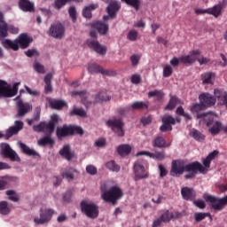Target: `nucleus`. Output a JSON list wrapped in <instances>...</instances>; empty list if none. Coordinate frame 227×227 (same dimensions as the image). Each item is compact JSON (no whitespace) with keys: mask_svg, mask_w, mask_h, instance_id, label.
Wrapping results in <instances>:
<instances>
[{"mask_svg":"<svg viewBox=\"0 0 227 227\" xmlns=\"http://www.w3.org/2000/svg\"><path fill=\"white\" fill-rule=\"evenodd\" d=\"M101 198L106 201V203H112L116 205L118 200L123 198V191L119 186H112L109 190H104V187H101Z\"/></svg>","mask_w":227,"mask_h":227,"instance_id":"obj_1","label":"nucleus"},{"mask_svg":"<svg viewBox=\"0 0 227 227\" xmlns=\"http://www.w3.org/2000/svg\"><path fill=\"white\" fill-rule=\"evenodd\" d=\"M201 118H204V123H206V126L208 128V132H210L211 136H217L221 133L223 129V123H221V121H215L214 116L205 113L197 114L198 120H201Z\"/></svg>","mask_w":227,"mask_h":227,"instance_id":"obj_2","label":"nucleus"},{"mask_svg":"<svg viewBox=\"0 0 227 227\" xmlns=\"http://www.w3.org/2000/svg\"><path fill=\"white\" fill-rule=\"evenodd\" d=\"M203 198L207 203H209V206L213 210L216 212H221L227 205V195L223 198H218L208 193H205Z\"/></svg>","mask_w":227,"mask_h":227,"instance_id":"obj_3","label":"nucleus"},{"mask_svg":"<svg viewBox=\"0 0 227 227\" xmlns=\"http://www.w3.org/2000/svg\"><path fill=\"white\" fill-rule=\"evenodd\" d=\"M20 82H15L12 88L5 81L0 80V98H12L19 93Z\"/></svg>","mask_w":227,"mask_h":227,"instance_id":"obj_4","label":"nucleus"},{"mask_svg":"<svg viewBox=\"0 0 227 227\" xmlns=\"http://www.w3.org/2000/svg\"><path fill=\"white\" fill-rule=\"evenodd\" d=\"M82 214L89 219H97L98 217V206L88 200H82L80 204Z\"/></svg>","mask_w":227,"mask_h":227,"instance_id":"obj_5","label":"nucleus"},{"mask_svg":"<svg viewBox=\"0 0 227 227\" xmlns=\"http://www.w3.org/2000/svg\"><path fill=\"white\" fill-rule=\"evenodd\" d=\"M226 6H227V1L223 0L219 4L213 6L212 8H208L206 10L196 9L195 13L197 15H203V13H207L208 15H213L214 17H215V19H217V17L221 15V12H223V8H226Z\"/></svg>","mask_w":227,"mask_h":227,"instance_id":"obj_6","label":"nucleus"},{"mask_svg":"<svg viewBox=\"0 0 227 227\" xmlns=\"http://www.w3.org/2000/svg\"><path fill=\"white\" fill-rule=\"evenodd\" d=\"M184 171L188 173L184 176V178L186 180H190L191 178H194L196 175H198V171L200 173H205V167H203L201 163L194 161L184 165Z\"/></svg>","mask_w":227,"mask_h":227,"instance_id":"obj_7","label":"nucleus"},{"mask_svg":"<svg viewBox=\"0 0 227 227\" xmlns=\"http://www.w3.org/2000/svg\"><path fill=\"white\" fill-rule=\"evenodd\" d=\"M106 125L118 136V137H123V136H125V130L123 129L125 122H123V120L114 117L106 121Z\"/></svg>","mask_w":227,"mask_h":227,"instance_id":"obj_8","label":"nucleus"},{"mask_svg":"<svg viewBox=\"0 0 227 227\" xmlns=\"http://www.w3.org/2000/svg\"><path fill=\"white\" fill-rule=\"evenodd\" d=\"M0 152L4 159H10L12 162H20L19 154L6 143L0 144Z\"/></svg>","mask_w":227,"mask_h":227,"instance_id":"obj_9","label":"nucleus"},{"mask_svg":"<svg viewBox=\"0 0 227 227\" xmlns=\"http://www.w3.org/2000/svg\"><path fill=\"white\" fill-rule=\"evenodd\" d=\"M48 35L56 38L57 40H61L65 36V25L61 22H56L51 25Z\"/></svg>","mask_w":227,"mask_h":227,"instance_id":"obj_10","label":"nucleus"},{"mask_svg":"<svg viewBox=\"0 0 227 227\" xmlns=\"http://www.w3.org/2000/svg\"><path fill=\"white\" fill-rule=\"evenodd\" d=\"M185 173V163L184 160H174L171 163L170 176L178 178L181 175Z\"/></svg>","mask_w":227,"mask_h":227,"instance_id":"obj_11","label":"nucleus"},{"mask_svg":"<svg viewBox=\"0 0 227 227\" xmlns=\"http://www.w3.org/2000/svg\"><path fill=\"white\" fill-rule=\"evenodd\" d=\"M52 215H54V210L51 208L41 209L40 217H36L34 219V223L35 224H47L51 219Z\"/></svg>","mask_w":227,"mask_h":227,"instance_id":"obj_12","label":"nucleus"},{"mask_svg":"<svg viewBox=\"0 0 227 227\" xmlns=\"http://www.w3.org/2000/svg\"><path fill=\"white\" fill-rule=\"evenodd\" d=\"M86 43L90 49H92V51L97 52V54H100V56H104L107 52V48L100 44L97 40L88 39Z\"/></svg>","mask_w":227,"mask_h":227,"instance_id":"obj_13","label":"nucleus"},{"mask_svg":"<svg viewBox=\"0 0 227 227\" xmlns=\"http://www.w3.org/2000/svg\"><path fill=\"white\" fill-rule=\"evenodd\" d=\"M134 173H135V180H144L145 178H148L149 174L145 169V166L140 162H136L133 167Z\"/></svg>","mask_w":227,"mask_h":227,"instance_id":"obj_14","label":"nucleus"},{"mask_svg":"<svg viewBox=\"0 0 227 227\" xmlns=\"http://www.w3.org/2000/svg\"><path fill=\"white\" fill-rule=\"evenodd\" d=\"M58 123H59V116L58 114L51 115V121L48 123L44 122V132H47L48 136H52Z\"/></svg>","mask_w":227,"mask_h":227,"instance_id":"obj_15","label":"nucleus"},{"mask_svg":"<svg viewBox=\"0 0 227 227\" xmlns=\"http://www.w3.org/2000/svg\"><path fill=\"white\" fill-rule=\"evenodd\" d=\"M201 54V51L193 50L190 51V55H185L180 58V62L184 63V65H192V63H196L198 59V56Z\"/></svg>","mask_w":227,"mask_h":227,"instance_id":"obj_16","label":"nucleus"},{"mask_svg":"<svg viewBox=\"0 0 227 227\" xmlns=\"http://www.w3.org/2000/svg\"><path fill=\"white\" fill-rule=\"evenodd\" d=\"M199 100L204 107H212L215 106L216 99L214 96L209 93H202L199 96Z\"/></svg>","mask_w":227,"mask_h":227,"instance_id":"obj_17","label":"nucleus"},{"mask_svg":"<svg viewBox=\"0 0 227 227\" xmlns=\"http://www.w3.org/2000/svg\"><path fill=\"white\" fill-rule=\"evenodd\" d=\"M162 123L160 129L161 132H167V130H173L171 125H176V120L171 115H165L162 117Z\"/></svg>","mask_w":227,"mask_h":227,"instance_id":"obj_18","label":"nucleus"},{"mask_svg":"<svg viewBox=\"0 0 227 227\" xmlns=\"http://www.w3.org/2000/svg\"><path fill=\"white\" fill-rule=\"evenodd\" d=\"M59 155L66 159V160H72L75 157V152L72 150L70 145H65L59 152Z\"/></svg>","mask_w":227,"mask_h":227,"instance_id":"obj_19","label":"nucleus"},{"mask_svg":"<svg viewBox=\"0 0 227 227\" xmlns=\"http://www.w3.org/2000/svg\"><path fill=\"white\" fill-rule=\"evenodd\" d=\"M120 8H121V5L118 1H112L106 7V13L110 15L111 19H116V14L120 12Z\"/></svg>","mask_w":227,"mask_h":227,"instance_id":"obj_20","label":"nucleus"},{"mask_svg":"<svg viewBox=\"0 0 227 227\" xmlns=\"http://www.w3.org/2000/svg\"><path fill=\"white\" fill-rule=\"evenodd\" d=\"M22 129H24V122H22V121H16L14 122V126L10 127L6 130V136L8 137H12V136H15V134H19V132H20Z\"/></svg>","mask_w":227,"mask_h":227,"instance_id":"obj_21","label":"nucleus"},{"mask_svg":"<svg viewBox=\"0 0 227 227\" xmlns=\"http://www.w3.org/2000/svg\"><path fill=\"white\" fill-rule=\"evenodd\" d=\"M88 71L90 74H102V75H113V72L102 68V67H100L98 64L89 65Z\"/></svg>","mask_w":227,"mask_h":227,"instance_id":"obj_22","label":"nucleus"},{"mask_svg":"<svg viewBox=\"0 0 227 227\" xmlns=\"http://www.w3.org/2000/svg\"><path fill=\"white\" fill-rule=\"evenodd\" d=\"M181 195L186 201H194L196 200V192L192 188L183 187Z\"/></svg>","mask_w":227,"mask_h":227,"instance_id":"obj_23","label":"nucleus"},{"mask_svg":"<svg viewBox=\"0 0 227 227\" xmlns=\"http://www.w3.org/2000/svg\"><path fill=\"white\" fill-rule=\"evenodd\" d=\"M18 4L21 12H28L29 13L35 12V4L29 0H20Z\"/></svg>","mask_w":227,"mask_h":227,"instance_id":"obj_24","label":"nucleus"},{"mask_svg":"<svg viewBox=\"0 0 227 227\" xmlns=\"http://www.w3.org/2000/svg\"><path fill=\"white\" fill-rule=\"evenodd\" d=\"M33 109V106L27 103L22 102V99H20L18 102V114L17 116H26L29 111Z\"/></svg>","mask_w":227,"mask_h":227,"instance_id":"obj_25","label":"nucleus"},{"mask_svg":"<svg viewBox=\"0 0 227 227\" xmlns=\"http://www.w3.org/2000/svg\"><path fill=\"white\" fill-rule=\"evenodd\" d=\"M91 27L94 29H97V31L99 33V35H107V32L109 31V25L106 24L103 21H95L91 24Z\"/></svg>","mask_w":227,"mask_h":227,"instance_id":"obj_26","label":"nucleus"},{"mask_svg":"<svg viewBox=\"0 0 227 227\" xmlns=\"http://www.w3.org/2000/svg\"><path fill=\"white\" fill-rule=\"evenodd\" d=\"M16 40L20 49H27V47H29V43L33 42V38L27 36V34H20Z\"/></svg>","mask_w":227,"mask_h":227,"instance_id":"obj_27","label":"nucleus"},{"mask_svg":"<svg viewBox=\"0 0 227 227\" xmlns=\"http://www.w3.org/2000/svg\"><path fill=\"white\" fill-rule=\"evenodd\" d=\"M56 134L59 139H63V137H68V136H72L70 131V125L64 124L62 127H58Z\"/></svg>","mask_w":227,"mask_h":227,"instance_id":"obj_28","label":"nucleus"},{"mask_svg":"<svg viewBox=\"0 0 227 227\" xmlns=\"http://www.w3.org/2000/svg\"><path fill=\"white\" fill-rule=\"evenodd\" d=\"M20 148L25 155H27L28 157H40V154L35 150L29 148L26 144L20 143Z\"/></svg>","mask_w":227,"mask_h":227,"instance_id":"obj_29","label":"nucleus"},{"mask_svg":"<svg viewBox=\"0 0 227 227\" xmlns=\"http://www.w3.org/2000/svg\"><path fill=\"white\" fill-rule=\"evenodd\" d=\"M50 107L55 109L56 111H61L63 107H67V102L61 99H51L49 101Z\"/></svg>","mask_w":227,"mask_h":227,"instance_id":"obj_30","label":"nucleus"},{"mask_svg":"<svg viewBox=\"0 0 227 227\" xmlns=\"http://www.w3.org/2000/svg\"><path fill=\"white\" fill-rule=\"evenodd\" d=\"M109 100H111V96L102 90L96 94L94 104H102V102H109Z\"/></svg>","mask_w":227,"mask_h":227,"instance_id":"obj_31","label":"nucleus"},{"mask_svg":"<svg viewBox=\"0 0 227 227\" xmlns=\"http://www.w3.org/2000/svg\"><path fill=\"white\" fill-rule=\"evenodd\" d=\"M153 148H164V146L169 148V146H171V143L166 144V139H164V137H156L153 141Z\"/></svg>","mask_w":227,"mask_h":227,"instance_id":"obj_32","label":"nucleus"},{"mask_svg":"<svg viewBox=\"0 0 227 227\" xmlns=\"http://www.w3.org/2000/svg\"><path fill=\"white\" fill-rule=\"evenodd\" d=\"M148 107H150L149 101H136L131 105L133 111H143V109H148Z\"/></svg>","mask_w":227,"mask_h":227,"instance_id":"obj_33","label":"nucleus"},{"mask_svg":"<svg viewBox=\"0 0 227 227\" xmlns=\"http://www.w3.org/2000/svg\"><path fill=\"white\" fill-rule=\"evenodd\" d=\"M216 155H219V151L215 150L203 160L202 162L205 168H210V164L212 163V160L215 159ZM207 168L205 169V172L207 171Z\"/></svg>","mask_w":227,"mask_h":227,"instance_id":"obj_34","label":"nucleus"},{"mask_svg":"<svg viewBox=\"0 0 227 227\" xmlns=\"http://www.w3.org/2000/svg\"><path fill=\"white\" fill-rule=\"evenodd\" d=\"M2 45L4 49H12V51H19V44L17 43V39L15 41L5 39L2 42Z\"/></svg>","mask_w":227,"mask_h":227,"instance_id":"obj_35","label":"nucleus"},{"mask_svg":"<svg viewBox=\"0 0 227 227\" xmlns=\"http://www.w3.org/2000/svg\"><path fill=\"white\" fill-rule=\"evenodd\" d=\"M117 152L121 157H125L132 152V147L129 145H121L118 146Z\"/></svg>","mask_w":227,"mask_h":227,"instance_id":"obj_36","label":"nucleus"},{"mask_svg":"<svg viewBox=\"0 0 227 227\" xmlns=\"http://www.w3.org/2000/svg\"><path fill=\"white\" fill-rule=\"evenodd\" d=\"M215 77V74L211 72L204 73L201 74L202 82L204 84H214V79Z\"/></svg>","mask_w":227,"mask_h":227,"instance_id":"obj_37","label":"nucleus"},{"mask_svg":"<svg viewBox=\"0 0 227 227\" xmlns=\"http://www.w3.org/2000/svg\"><path fill=\"white\" fill-rule=\"evenodd\" d=\"M97 8H98V5L95 4L88 5L83 9L82 16L85 17V19H91V12H93V10H97Z\"/></svg>","mask_w":227,"mask_h":227,"instance_id":"obj_38","label":"nucleus"},{"mask_svg":"<svg viewBox=\"0 0 227 227\" xmlns=\"http://www.w3.org/2000/svg\"><path fill=\"white\" fill-rule=\"evenodd\" d=\"M164 91H162L161 90H154L148 92V98H152L155 97L157 102H160V100L164 98Z\"/></svg>","mask_w":227,"mask_h":227,"instance_id":"obj_39","label":"nucleus"},{"mask_svg":"<svg viewBox=\"0 0 227 227\" xmlns=\"http://www.w3.org/2000/svg\"><path fill=\"white\" fill-rule=\"evenodd\" d=\"M8 36V23L0 20V40H4Z\"/></svg>","mask_w":227,"mask_h":227,"instance_id":"obj_40","label":"nucleus"},{"mask_svg":"<svg viewBox=\"0 0 227 227\" xmlns=\"http://www.w3.org/2000/svg\"><path fill=\"white\" fill-rule=\"evenodd\" d=\"M51 135H47L43 137V138L38 140L39 146H47V145H50V146H52L54 145V139L51 137Z\"/></svg>","mask_w":227,"mask_h":227,"instance_id":"obj_41","label":"nucleus"},{"mask_svg":"<svg viewBox=\"0 0 227 227\" xmlns=\"http://www.w3.org/2000/svg\"><path fill=\"white\" fill-rule=\"evenodd\" d=\"M178 102H180V99H178V98H176V96H172L168 103V105L165 106V109L167 111H173V109H175V107H176V104H178Z\"/></svg>","mask_w":227,"mask_h":227,"instance_id":"obj_42","label":"nucleus"},{"mask_svg":"<svg viewBox=\"0 0 227 227\" xmlns=\"http://www.w3.org/2000/svg\"><path fill=\"white\" fill-rule=\"evenodd\" d=\"M40 107L35 108V111L34 113V117L32 119H27V123L28 125H33V123L36 121H40V113H41Z\"/></svg>","mask_w":227,"mask_h":227,"instance_id":"obj_43","label":"nucleus"},{"mask_svg":"<svg viewBox=\"0 0 227 227\" xmlns=\"http://www.w3.org/2000/svg\"><path fill=\"white\" fill-rule=\"evenodd\" d=\"M160 218L161 221H163V223H169L171 219H175V214H173V212H169V210H167L160 216Z\"/></svg>","mask_w":227,"mask_h":227,"instance_id":"obj_44","label":"nucleus"},{"mask_svg":"<svg viewBox=\"0 0 227 227\" xmlns=\"http://www.w3.org/2000/svg\"><path fill=\"white\" fill-rule=\"evenodd\" d=\"M122 3H126L129 6L135 8L138 12L139 7L141 6V0H121Z\"/></svg>","mask_w":227,"mask_h":227,"instance_id":"obj_45","label":"nucleus"},{"mask_svg":"<svg viewBox=\"0 0 227 227\" xmlns=\"http://www.w3.org/2000/svg\"><path fill=\"white\" fill-rule=\"evenodd\" d=\"M71 136H75V134H78V136H82L84 134V129H82L80 126L75 125H69Z\"/></svg>","mask_w":227,"mask_h":227,"instance_id":"obj_46","label":"nucleus"},{"mask_svg":"<svg viewBox=\"0 0 227 227\" xmlns=\"http://www.w3.org/2000/svg\"><path fill=\"white\" fill-rule=\"evenodd\" d=\"M70 116H80L81 118H86V111L82 108H74L70 112Z\"/></svg>","mask_w":227,"mask_h":227,"instance_id":"obj_47","label":"nucleus"},{"mask_svg":"<svg viewBox=\"0 0 227 227\" xmlns=\"http://www.w3.org/2000/svg\"><path fill=\"white\" fill-rule=\"evenodd\" d=\"M11 210L8 207V202L6 201H1L0 202V214L2 215H8L10 214Z\"/></svg>","mask_w":227,"mask_h":227,"instance_id":"obj_48","label":"nucleus"},{"mask_svg":"<svg viewBox=\"0 0 227 227\" xmlns=\"http://www.w3.org/2000/svg\"><path fill=\"white\" fill-rule=\"evenodd\" d=\"M106 168L109 169V171H114L115 173H118V171H120V166L116 164L114 160L106 162Z\"/></svg>","mask_w":227,"mask_h":227,"instance_id":"obj_49","label":"nucleus"},{"mask_svg":"<svg viewBox=\"0 0 227 227\" xmlns=\"http://www.w3.org/2000/svg\"><path fill=\"white\" fill-rule=\"evenodd\" d=\"M204 108L205 106H203L202 103H195L192 106L190 111L194 114L200 113V111H203Z\"/></svg>","mask_w":227,"mask_h":227,"instance_id":"obj_50","label":"nucleus"},{"mask_svg":"<svg viewBox=\"0 0 227 227\" xmlns=\"http://www.w3.org/2000/svg\"><path fill=\"white\" fill-rule=\"evenodd\" d=\"M191 136L195 139L196 141H203L205 140V135L201 134L198 129H193L191 133Z\"/></svg>","mask_w":227,"mask_h":227,"instance_id":"obj_51","label":"nucleus"},{"mask_svg":"<svg viewBox=\"0 0 227 227\" xmlns=\"http://www.w3.org/2000/svg\"><path fill=\"white\" fill-rule=\"evenodd\" d=\"M34 70L37 72V74H45V67L38 61L34 62Z\"/></svg>","mask_w":227,"mask_h":227,"instance_id":"obj_52","label":"nucleus"},{"mask_svg":"<svg viewBox=\"0 0 227 227\" xmlns=\"http://www.w3.org/2000/svg\"><path fill=\"white\" fill-rule=\"evenodd\" d=\"M68 13H69L70 19H72V21L74 23L77 22V10H75L74 6L69 7Z\"/></svg>","mask_w":227,"mask_h":227,"instance_id":"obj_53","label":"nucleus"},{"mask_svg":"<svg viewBox=\"0 0 227 227\" xmlns=\"http://www.w3.org/2000/svg\"><path fill=\"white\" fill-rule=\"evenodd\" d=\"M67 3H70V0H55L54 8L56 10H61L63 6L67 5Z\"/></svg>","mask_w":227,"mask_h":227,"instance_id":"obj_54","label":"nucleus"},{"mask_svg":"<svg viewBox=\"0 0 227 227\" xmlns=\"http://www.w3.org/2000/svg\"><path fill=\"white\" fill-rule=\"evenodd\" d=\"M62 177L67 178V180H74V176L72 168L64 170L62 173Z\"/></svg>","mask_w":227,"mask_h":227,"instance_id":"obj_55","label":"nucleus"},{"mask_svg":"<svg viewBox=\"0 0 227 227\" xmlns=\"http://www.w3.org/2000/svg\"><path fill=\"white\" fill-rule=\"evenodd\" d=\"M173 74V67L170 65H167L163 68V77H171Z\"/></svg>","mask_w":227,"mask_h":227,"instance_id":"obj_56","label":"nucleus"},{"mask_svg":"<svg viewBox=\"0 0 227 227\" xmlns=\"http://www.w3.org/2000/svg\"><path fill=\"white\" fill-rule=\"evenodd\" d=\"M7 196H9V200L11 201H13L14 203H17L19 201V197H17V194H15V191L9 190L6 192Z\"/></svg>","mask_w":227,"mask_h":227,"instance_id":"obj_57","label":"nucleus"},{"mask_svg":"<svg viewBox=\"0 0 227 227\" xmlns=\"http://www.w3.org/2000/svg\"><path fill=\"white\" fill-rule=\"evenodd\" d=\"M140 59H141V55L133 54L130 57V61H131L132 67H137V65H139Z\"/></svg>","mask_w":227,"mask_h":227,"instance_id":"obj_58","label":"nucleus"},{"mask_svg":"<svg viewBox=\"0 0 227 227\" xmlns=\"http://www.w3.org/2000/svg\"><path fill=\"white\" fill-rule=\"evenodd\" d=\"M35 132H45V121H41L37 125H34L33 127Z\"/></svg>","mask_w":227,"mask_h":227,"instance_id":"obj_59","label":"nucleus"},{"mask_svg":"<svg viewBox=\"0 0 227 227\" xmlns=\"http://www.w3.org/2000/svg\"><path fill=\"white\" fill-rule=\"evenodd\" d=\"M127 38L130 42H136V40H137V31L130 30L127 35Z\"/></svg>","mask_w":227,"mask_h":227,"instance_id":"obj_60","label":"nucleus"},{"mask_svg":"<svg viewBox=\"0 0 227 227\" xmlns=\"http://www.w3.org/2000/svg\"><path fill=\"white\" fill-rule=\"evenodd\" d=\"M193 205H195V207L198 208H200V210H203V208L207 207V204L203 200H193Z\"/></svg>","mask_w":227,"mask_h":227,"instance_id":"obj_61","label":"nucleus"},{"mask_svg":"<svg viewBox=\"0 0 227 227\" xmlns=\"http://www.w3.org/2000/svg\"><path fill=\"white\" fill-rule=\"evenodd\" d=\"M130 81L132 84H140L141 83V74H135L131 76Z\"/></svg>","mask_w":227,"mask_h":227,"instance_id":"obj_62","label":"nucleus"},{"mask_svg":"<svg viewBox=\"0 0 227 227\" xmlns=\"http://www.w3.org/2000/svg\"><path fill=\"white\" fill-rule=\"evenodd\" d=\"M97 167L93 166V165H87L86 167V172L89 175H97Z\"/></svg>","mask_w":227,"mask_h":227,"instance_id":"obj_63","label":"nucleus"},{"mask_svg":"<svg viewBox=\"0 0 227 227\" xmlns=\"http://www.w3.org/2000/svg\"><path fill=\"white\" fill-rule=\"evenodd\" d=\"M208 215V214L206 213H195L194 217H195V221L197 223H200V221H203V219H205V217H207Z\"/></svg>","mask_w":227,"mask_h":227,"instance_id":"obj_64","label":"nucleus"}]
</instances>
